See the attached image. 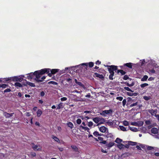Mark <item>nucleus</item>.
<instances>
[{"mask_svg": "<svg viewBox=\"0 0 159 159\" xmlns=\"http://www.w3.org/2000/svg\"><path fill=\"white\" fill-rule=\"evenodd\" d=\"M124 146V145H123L121 143H119L117 145V147L120 149H122L123 148Z\"/></svg>", "mask_w": 159, "mask_h": 159, "instance_id": "obj_31", "label": "nucleus"}, {"mask_svg": "<svg viewBox=\"0 0 159 159\" xmlns=\"http://www.w3.org/2000/svg\"><path fill=\"white\" fill-rule=\"evenodd\" d=\"M42 113V111L40 109H39L37 112V116L39 117Z\"/></svg>", "mask_w": 159, "mask_h": 159, "instance_id": "obj_27", "label": "nucleus"}, {"mask_svg": "<svg viewBox=\"0 0 159 159\" xmlns=\"http://www.w3.org/2000/svg\"><path fill=\"white\" fill-rule=\"evenodd\" d=\"M146 147H147L148 150H151L153 149V147H152L146 146Z\"/></svg>", "mask_w": 159, "mask_h": 159, "instance_id": "obj_51", "label": "nucleus"}, {"mask_svg": "<svg viewBox=\"0 0 159 159\" xmlns=\"http://www.w3.org/2000/svg\"><path fill=\"white\" fill-rule=\"evenodd\" d=\"M26 78L28 80L32 79V77L30 76V75H28V76H27Z\"/></svg>", "mask_w": 159, "mask_h": 159, "instance_id": "obj_52", "label": "nucleus"}, {"mask_svg": "<svg viewBox=\"0 0 159 159\" xmlns=\"http://www.w3.org/2000/svg\"><path fill=\"white\" fill-rule=\"evenodd\" d=\"M105 122V120L103 118H100L99 123L97 124V126L99 125L100 124H103Z\"/></svg>", "mask_w": 159, "mask_h": 159, "instance_id": "obj_18", "label": "nucleus"}, {"mask_svg": "<svg viewBox=\"0 0 159 159\" xmlns=\"http://www.w3.org/2000/svg\"><path fill=\"white\" fill-rule=\"evenodd\" d=\"M123 125L125 126L128 125L129 124L128 122L125 120L123 121Z\"/></svg>", "mask_w": 159, "mask_h": 159, "instance_id": "obj_40", "label": "nucleus"}, {"mask_svg": "<svg viewBox=\"0 0 159 159\" xmlns=\"http://www.w3.org/2000/svg\"><path fill=\"white\" fill-rule=\"evenodd\" d=\"M155 116H156V117L157 118V119L158 120V121H159V115L155 114Z\"/></svg>", "mask_w": 159, "mask_h": 159, "instance_id": "obj_64", "label": "nucleus"}, {"mask_svg": "<svg viewBox=\"0 0 159 159\" xmlns=\"http://www.w3.org/2000/svg\"><path fill=\"white\" fill-rule=\"evenodd\" d=\"M116 99L120 101H122L123 99V98L122 97H117Z\"/></svg>", "mask_w": 159, "mask_h": 159, "instance_id": "obj_46", "label": "nucleus"}, {"mask_svg": "<svg viewBox=\"0 0 159 159\" xmlns=\"http://www.w3.org/2000/svg\"><path fill=\"white\" fill-rule=\"evenodd\" d=\"M107 123L109 125L112 126L113 125V122L112 121H110L109 120L107 122Z\"/></svg>", "mask_w": 159, "mask_h": 159, "instance_id": "obj_36", "label": "nucleus"}, {"mask_svg": "<svg viewBox=\"0 0 159 159\" xmlns=\"http://www.w3.org/2000/svg\"><path fill=\"white\" fill-rule=\"evenodd\" d=\"M126 102V100L125 99H124L122 101L123 105L124 106Z\"/></svg>", "mask_w": 159, "mask_h": 159, "instance_id": "obj_48", "label": "nucleus"}, {"mask_svg": "<svg viewBox=\"0 0 159 159\" xmlns=\"http://www.w3.org/2000/svg\"><path fill=\"white\" fill-rule=\"evenodd\" d=\"M45 94V92L44 91H42L40 93V95L42 97H43L44 96Z\"/></svg>", "mask_w": 159, "mask_h": 159, "instance_id": "obj_54", "label": "nucleus"}, {"mask_svg": "<svg viewBox=\"0 0 159 159\" xmlns=\"http://www.w3.org/2000/svg\"><path fill=\"white\" fill-rule=\"evenodd\" d=\"M14 113H9L6 112H5L3 113V115L5 116L6 118H8L12 116Z\"/></svg>", "mask_w": 159, "mask_h": 159, "instance_id": "obj_11", "label": "nucleus"}, {"mask_svg": "<svg viewBox=\"0 0 159 159\" xmlns=\"http://www.w3.org/2000/svg\"><path fill=\"white\" fill-rule=\"evenodd\" d=\"M114 144L115 143L114 142H110L106 144V147L110 148L113 146Z\"/></svg>", "mask_w": 159, "mask_h": 159, "instance_id": "obj_13", "label": "nucleus"}, {"mask_svg": "<svg viewBox=\"0 0 159 159\" xmlns=\"http://www.w3.org/2000/svg\"><path fill=\"white\" fill-rule=\"evenodd\" d=\"M31 155L33 157H35L36 155V154L34 152H32L31 153Z\"/></svg>", "mask_w": 159, "mask_h": 159, "instance_id": "obj_56", "label": "nucleus"}, {"mask_svg": "<svg viewBox=\"0 0 159 159\" xmlns=\"http://www.w3.org/2000/svg\"><path fill=\"white\" fill-rule=\"evenodd\" d=\"M126 85L129 87H132L134 85L135 82L133 81L131 84H129L127 82H126L124 83Z\"/></svg>", "mask_w": 159, "mask_h": 159, "instance_id": "obj_16", "label": "nucleus"}, {"mask_svg": "<svg viewBox=\"0 0 159 159\" xmlns=\"http://www.w3.org/2000/svg\"><path fill=\"white\" fill-rule=\"evenodd\" d=\"M63 103L60 102L59 104L57 105V109H59L62 108L63 107Z\"/></svg>", "mask_w": 159, "mask_h": 159, "instance_id": "obj_20", "label": "nucleus"}, {"mask_svg": "<svg viewBox=\"0 0 159 159\" xmlns=\"http://www.w3.org/2000/svg\"><path fill=\"white\" fill-rule=\"evenodd\" d=\"M131 125L137 126V122H132L130 123Z\"/></svg>", "mask_w": 159, "mask_h": 159, "instance_id": "obj_47", "label": "nucleus"}, {"mask_svg": "<svg viewBox=\"0 0 159 159\" xmlns=\"http://www.w3.org/2000/svg\"><path fill=\"white\" fill-rule=\"evenodd\" d=\"M126 94L129 96H133V93H131L129 92H127Z\"/></svg>", "mask_w": 159, "mask_h": 159, "instance_id": "obj_53", "label": "nucleus"}, {"mask_svg": "<svg viewBox=\"0 0 159 159\" xmlns=\"http://www.w3.org/2000/svg\"><path fill=\"white\" fill-rule=\"evenodd\" d=\"M148 77L147 75H145L141 79V81H144L147 80L148 79Z\"/></svg>", "mask_w": 159, "mask_h": 159, "instance_id": "obj_28", "label": "nucleus"}, {"mask_svg": "<svg viewBox=\"0 0 159 159\" xmlns=\"http://www.w3.org/2000/svg\"><path fill=\"white\" fill-rule=\"evenodd\" d=\"M3 82H6L10 80H11V77L5 78L3 79Z\"/></svg>", "mask_w": 159, "mask_h": 159, "instance_id": "obj_33", "label": "nucleus"}, {"mask_svg": "<svg viewBox=\"0 0 159 159\" xmlns=\"http://www.w3.org/2000/svg\"><path fill=\"white\" fill-rule=\"evenodd\" d=\"M11 80H12L14 81H18L19 79L17 76H14L13 77H11Z\"/></svg>", "mask_w": 159, "mask_h": 159, "instance_id": "obj_26", "label": "nucleus"}, {"mask_svg": "<svg viewBox=\"0 0 159 159\" xmlns=\"http://www.w3.org/2000/svg\"><path fill=\"white\" fill-rule=\"evenodd\" d=\"M32 148L34 151L40 150L41 149V148L39 145H36L32 146Z\"/></svg>", "mask_w": 159, "mask_h": 159, "instance_id": "obj_8", "label": "nucleus"}, {"mask_svg": "<svg viewBox=\"0 0 159 159\" xmlns=\"http://www.w3.org/2000/svg\"><path fill=\"white\" fill-rule=\"evenodd\" d=\"M106 141L105 140L102 141V142H100V143H103V144H106Z\"/></svg>", "mask_w": 159, "mask_h": 159, "instance_id": "obj_59", "label": "nucleus"}, {"mask_svg": "<svg viewBox=\"0 0 159 159\" xmlns=\"http://www.w3.org/2000/svg\"><path fill=\"white\" fill-rule=\"evenodd\" d=\"M113 112V110L111 109H110L109 110H105L102 111L100 113V114L101 115L103 116L106 117L107 116H112Z\"/></svg>", "mask_w": 159, "mask_h": 159, "instance_id": "obj_3", "label": "nucleus"}, {"mask_svg": "<svg viewBox=\"0 0 159 159\" xmlns=\"http://www.w3.org/2000/svg\"><path fill=\"white\" fill-rule=\"evenodd\" d=\"M26 84H27L29 85V86H30L31 87H35V84L32 83L27 81L26 82Z\"/></svg>", "mask_w": 159, "mask_h": 159, "instance_id": "obj_22", "label": "nucleus"}, {"mask_svg": "<svg viewBox=\"0 0 159 159\" xmlns=\"http://www.w3.org/2000/svg\"><path fill=\"white\" fill-rule=\"evenodd\" d=\"M124 89L127 91H130L132 93H133L134 92V91L132 90L129 87H124Z\"/></svg>", "mask_w": 159, "mask_h": 159, "instance_id": "obj_35", "label": "nucleus"}, {"mask_svg": "<svg viewBox=\"0 0 159 159\" xmlns=\"http://www.w3.org/2000/svg\"><path fill=\"white\" fill-rule=\"evenodd\" d=\"M132 64L133 63H128L124 64V66H126L129 68L132 69Z\"/></svg>", "mask_w": 159, "mask_h": 159, "instance_id": "obj_14", "label": "nucleus"}, {"mask_svg": "<svg viewBox=\"0 0 159 159\" xmlns=\"http://www.w3.org/2000/svg\"><path fill=\"white\" fill-rule=\"evenodd\" d=\"M150 71L152 73H155L156 72L153 69L151 70Z\"/></svg>", "mask_w": 159, "mask_h": 159, "instance_id": "obj_63", "label": "nucleus"}, {"mask_svg": "<svg viewBox=\"0 0 159 159\" xmlns=\"http://www.w3.org/2000/svg\"><path fill=\"white\" fill-rule=\"evenodd\" d=\"M85 97L86 98H90L91 97L90 94V93H89L88 94L85 95Z\"/></svg>", "mask_w": 159, "mask_h": 159, "instance_id": "obj_60", "label": "nucleus"}, {"mask_svg": "<svg viewBox=\"0 0 159 159\" xmlns=\"http://www.w3.org/2000/svg\"><path fill=\"white\" fill-rule=\"evenodd\" d=\"M148 111L152 116H154V115L156 114L157 111V110H153V109H149L148 110Z\"/></svg>", "mask_w": 159, "mask_h": 159, "instance_id": "obj_12", "label": "nucleus"}, {"mask_svg": "<svg viewBox=\"0 0 159 159\" xmlns=\"http://www.w3.org/2000/svg\"><path fill=\"white\" fill-rule=\"evenodd\" d=\"M128 144L131 145H135L137 143L135 142H133L130 141H128Z\"/></svg>", "mask_w": 159, "mask_h": 159, "instance_id": "obj_32", "label": "nucleus"}, {"mask_svg": "<svg viewBox=\"0 0 159 159\" xmlns=\"http://www.w3.org/2000/svg\"><path fill=\"white\" fill-rule=\"evenodd\" d=\"M154 80V78L152 77H150L149 78L148 80L149 81H152Z\"/></svg>", "mask_w": 159, "mask_h": 159, "instance_id": "obj_58", "label": "nucleus"}, {"mask_svg": "<svg viewBox=\"0 0 159 159\" xmlns=\"http://www.w3.org/2000/svg\"><path fill=\"white\" fill-rule=\"evenodd\" d=\"M52 138L54 140L57 142L58 143H60V141L59 139L56 137L52 136Z\"/></svg>", "mask_w": 159, "mask_h": 159, "instance_id": "obj_25", "label": "nucleus"}, {"mask_svg": "<svg viewBox=\"0 0 159 159\" xmlns=\"http://www.w3.org/2000/svg\"><path fill=\"white\" fill-rule=\"evenodd\" d=\"M148 85V84L147 83H144L140 85V86L142 88H144L145 87Z\"/></svg>", "mask_w": 159, "mask_h": 159, "instance_id": "obj_37", "label": "nucleus"}, {"mask_svg": "<svg viewBox=\"0 0 159 159\" xmlns=\"http://www.w3.org/2000/svg\"><path fill=\"white\" fill-rule=\"evenodd\" d=\"M67 99V98L66 97H63L61 98V100L62 101H65Z\"/></svg>", "mask_w": 159, "mask_h": 159, "instance_id": "obj_49", "label": "nucleus"}, {"mask_svg": "<svg viewBox=\"0 0 159 159\" xmlns=\"http://www.w3.org/2000/svg\"><path fill=\"white\" fill-rule=\"evenodd\" d=\"M48 84H51L54 85H57V83L56 82L53 81H50L48 82Z\"/></svg>", "mask_w": 159, "mask_h": 159, "instance_id": "obj_42", "label": "nucleus"}, {"mask_svg": "<svg viewBox=\"0 0 159 159\" xmlns=\"http://www.w3.org/2000/svg\"><path fill=\"white\" fill-rule=\"evenodd\" d=\"M94 63L93 62H91L89 63H83L79 65L78 66L81 67L82 66H84L85 68L87 70V68L89 67H92L93 66Z\"/></svg>", "mask_w": 159, "mask_h": 159, "instance_id": "obj_4", "label": "nucleus"}, {"mask_svg": "<svg viewBox=\"0 0 159 159\" xmlns=\"http://www.w3.org/2000/svg\"><path fill=\"white\" fill-rule=\"evenodd\" d=\"M137 106V109L136 110H137V109H139L142 107V105H138V102H136L135 103H134L131 104L130 105V107H133L134 106Z\"/></svg>", "mask_w": 159, "mask_h": 159, "instance_id": "obj_7", "label": "nucleus"}, {"mask_svg": "<svg viewBox=\"0 0 159 159\" xmlns=\"http://www.w3.org/2000/svg\"><path fill=\"white\" fill-rule=\"evenodd\" d=\"M81 122V120L80 119H78L76 120V123L78 124H80Z\"/></svg>", "mask_w": 159, "mask_h": 159, "instance_id": "obj_45", "label": "nucleus"}, {"mask_svg": "<svg viewBox=\"0 0 159 159\" xmlns=\"http://www.w3.org/2000/svg\"><path fill=\"white\" fill-rule=\"evenodd\" d=\"M119 127L120 129H126V128H125L123 126H120Z\"/></svg>", "mask_w": 159, "mask_h": 159, "instance_id": "obj_62", "label": "nucleus"}, {"mask_svg": "<svg viewBox=\"0 0 159 159\" xmlns=\"http://www.w3.org/2000/svg\"><path fill=\"white\" fill-rule=\"evenodd\" d=\"M142 133H149L155 138L159 139V130H141Z\"/></svg>", "mask_w": 159, "mask_h": 159, "instance_id": "obj_2", "label": "nucleus"}, {"mask_svg": "<svg viewBox=\"0 0 159 159\" xmlns=\"http://www.w3.org/2000/svg\"><path fill=\"white\" fill-rule=\"evenodd\" d=\"M50 69H43L41 70L36 71L34 72H31L30 73L28 74V75H30V76L32 77L33 78V77L34 76H35L34 80L37 83H39L42 82V80L39 79L42 75L44 74L45 73H48L49 72Z\"/></svg>", "mask_w": 159, "mask_h": 159, "instance_id": "obj_1", "label": "nucleus"}, {"mask_svg": "<svg viewBox=\"0 0 159 159\" xmlns=\"http://www.w3.org/2000/svg\"><path fill=\"white\" fill-rule=\"evenodd\" d=\"M145 60L144 59H143L141 63V65L143 66L145 64Z\"/></svg>", "mask_w": 159, "mask_h": 159, "instance_id": "obj_55", "label": "nucleus"}, {"mask_svg": "<svg viewBox=\"0 0 159 159\" xmlns=\"http://www.w3.org/2000/svg\"><path fill=\"white\" fill-rule=\"evenodd\" d=\"M99 120H100V118L98 117H96L93 118V120L94 122L96 123H99Z\"/></svg>", "mask_w": 159, "mask_h": 159, "instance_id": "obj_17", "label": "nucleus"}, {"mask_svg": "<svg viewBox=\"0 0 159 159\" xmlns=\"http://www.w3.org/2000/svg\"><path fill=\"white\" fill-rule=\"evenodd\" d=\"M93 76L94 77H95L102 79L104 78V77L103 75L100 74L96 72L94 73Z\"/></svg>", "mask_w": 159, "mask_h": 159, "instance_id": "obj_9", "label": "nucleus"}, {"mask_svg": "<svg viewBox=\"0 0 159 159\" xmlns=\"http://www.w3.org/2000/svg\"><path fill=\"white\" fill-rule=\"evenodd\" d=\"M148 126V129H150L151 128H152V129H158L157 128H155V127H153V128H152V127H153L154 126V125H153L150 124Z\"/></svg>", "mask_w": 159, "mask_h": 159, "instance_id": "obj_34", "label": "nucleus"}, {"mask_svg": "<svg viewBox=\"0 0 159 159\" xmlns=\"http://www.w3.org/2000/svg\"><path fill=\"white\" fill-rule=\"evenodd\" d=\"M75 81L76 84L79 85L81 87H83L84 85L80 82L78 81L76 79H75Z\"/></svg>", "mask_w": 159, "mask_h": 159, "instance_id": "obj_21", "label": "nucleus"}, {"mask_svg": "<svg viewBox=\"0 0 159 159\" xmlns=\"http://www.w3.org/2000/svg\"><path fill=\"white\" fill-rule=\"evenodd\" d=\"M137 126H141L143 125L144 123L143 121L140 120L137 122Z\"/></svg>", "mask_w": 159, "mask_h": 159, "instance_id": "obj_23", "label": "nucleus"}, {"mask_svg": "<svg viewBox=\"0 0 159 159\" xmlns=\"http://www.w3.org/2000/svg\"><path fill=\"white\" fill-rule=\"evenodd\" d=\"M68 127L72 129L73 128V125L72 123L70 122H69L66 124Z\"/></svg>", "mask_w": 159, "mask_h": 159, "instance_id": "obj_24", "label": "nucleus"}, {"mask_svg": "<svg viewBox=\"0 0 159 159\" xmlns=\"http://www.w3.org/2000/svg\"><path fill=\"white\" fill-rule=\"evenodd\" d=\"M117 69V67L114 68V70H111L109 71L110 75L109 76V78L110 80H112L113 79V76L114 75V71H116Z\"/></svg>", "mask_w": 159, "mask_h": 159, "instance_id": "obj_6", "label": "nucleus"}, {"mask_svg": "<svg viewBox=\"0 0 159 159\" xmlns=\"http://www.w3.org/2000/svg\"><path fill=\"white\" fill-rule=\"evenodd\" d=\"M119 73H120L121 74V75H125L126 73V72L125 71H123L122 70H117V73L118 74Z\"/></svg>", "mask_w": 159, "mask_h": 159, "instance_id": "obj_19", "label": "nucleus"}, {"mask_svg": "<svg viewBox=\"0 0 159 159\" xmlns=\"http://www.w3.org/2000/svg\"><path fill=\"white\" fill-rule=\"evenodd\" d=\"M99 129H107V128H106V127H104V126H102V127H100V128Z\"/></svg>", "mask_w": 159, "mask_h": 159, "instance_id": "obj_61", "label": "nucleus"}, {"mask_svg": "<svg viewBox=\"0 0 159 159\" xmlns=\"http://www.w3.org/2000/svg\"><path fill=\"white\" fill-rule=\"evenodd\" d=\"M71 147L74 151H78V148L75 146L72 145Z\"/></svg>", "mask_w": 159, "mask_h": 159, "instance_id": "obj_38", "label": "nucleus"}, {"mask_svg": "<svg viewBox=\"0 0 159 159\" xmlns=\"http://www.w3.org/2000/svg\"><path fill=\"white\" fill-rule=\"evenodd\" d=\"M123 79L125 80H126L129 79L130 80H132L131 78H129L128 76L127 75H125L123 77Z\"/></svg>", "mask_w": 159, "mask_h": 159, "instance_id": "obj_29", "label": "nucleus"}, {"mask_svg": "<svg viewBox=\"0 0 159 159\" xmlns=\"http://www.w3.org/2000/svg\"><path fill=\"white\" fill-rule=\"evenodd\" d=\"M104 66L105 67H108V71H109L110 70H114L115 68L116 67H117V66H115V65H110V66L107 65H104Z\"/></svg>", "mask_w": 159, "mask_h": 159, "instance_id": "obj_10", "label": "nucleus"}, {"mask_svg": "<svg viewBox=\"0 0 159 159\" xmlns=\"http://www.w3.org/2000/svg\"><path fill=\"white\" fill-rule=\"evenodd\" d=\"M143 98L146 101H148L150 99L149 97L147 96H144L143 97Z\"/></svg>", "mask_w": 159, "mask_h": 159, "instance_id": "obj_50", "label": "nucleus"}, {"mask_svg": "<svg viewBox=\"0 0 159 159\" xmlns=\"http://www.w3.org/2000/svg\"><path fill=\"white\" fill-rule=\"evenodd\" d=\"M145 123L147 125H149L151 124V122L150 120H148L145 121Z\"/></svg>", "mask_w": 159, "mask_h": 159, "instance_id": "obj_39", "label": "nucleus"}, {"mask_svg": "<svg viewBox=\"0 0 159 159\" xmlns=\"http://www.w3.org/2000/svg\"><path fill=\"white\" fill-rule=\"evenodd\" d=\"M87 123H88V125L89 127H91L93 125V123L92 121H90L88 122H87Z\"/></svg>", "mask_w": 159, "mask_h": 159, "instance_id": "obj_43", "label": "nucleus"}, {"mask_svg": "<svg viewBox=\"0 0 159 159\" xmlns=\"http://www.w3.org/2000/svg\"><path fill=\"white\" fill-rule=\"evenodd\" d=\"M8 85H7V84H3L0 85V87L2 88H6L7 87H8Z\"/></svg>", "mask_w": 159, "mask_h": 159, "instance_id": "obj_41", "label": "nucleus"}, {"mask_svg": "<svg viewBox=\"0 0 159 159\" xmlns=\"http://www.w3.org/2000/svg\"><path fill=\"white\" fill-rule=\"evenodd\" d=\"M122 141V140L119 138H117L115 140V142L117 143H120Z\"/></svg>", "mask_w": 159, "mask_h": 159, "instance_id": "obj_30", "label": "nucleus"}, {"mask_svg": "<svg viewBox=\"0 0 159 159\" xmlns=\"http://www.w3.org/2000/svg\"><path fill=\"white\" fill-rule=\"evenodd\" d=\"M47 69H50L49 70V72L48 73V75L50 77H52V75L55 74L59 70L58 69H51L49 68Z\"/></svg>", "mask_w": 159, "mask_h": 159, "instance_id": "obj_5", "label": "nucleus"}, {"mask_svg": "<svg viewBox=\"0 0 159 159\" xmlns=\"http://www.w3.org/2000/svg\"><path fill=\"white\" fill-rule=\"evenodd\" d=\"M101 63V62L99 61V60H98L96 62V65H99Z\"/></svg>", "mask_w": 159, "mask_h": 159, "instance_id": "obj_57", "label": "nucleus"}, {"mask_svg": "<svg viewBox=\"0 0 159 159\" xmlns=\"http://www.w3.org/2000/svg\"><path fill=\"white\" fill-rule=\"evenodd\" d=\"M14 86L17 88V89H18V87H23L22 85L20 83L16 82L14 84Z\"/></svg>", "mask_w": 159, "mask_h": 159, "instance_id": "obj_15", "label": "nucleus"}, {"mask_svg": "<svg viewBox=\"0 0 159 159\" xmlns=\"http://www.w3.org/2000/svg\"><path fill=\"white\" fill-rule=\"evenodd\" d=\"M11 91V90L10 89H5L4 92V93L9 92Z\"/></svg>", "mask_w": 159, "mask_h": 159, "instance_id": "obj_44", "label": "nucleus"}]
</instances>
